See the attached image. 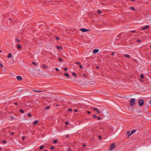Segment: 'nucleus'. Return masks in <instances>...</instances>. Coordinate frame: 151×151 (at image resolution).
Here are the masks:
<instances>
[{
  "instance_id": "1",
  "label": "nucleus",
  "mask_w": 151,
  "mask_h": 151,
  "mask_svg": "<svg viewBox=\"0 0 151 151\" xmlns=\"http://www.w3.org/2000/svg\"><path fill=\"white\" fill-rule=\"evenodd\" d=\"M116 145L114 143H113L111 144L110 146L109 150L110 151H111L114 149Z\"/></svg>"
},
{
  "instance_id": "2",
  "label": "nucleus",
  "mask_w": 151,
  "mask_h": 151,
  "mask_svg": "<svg viewBox=\"0 0 151 151\" xmlns=\"http://www.w3.org/2000/svg\"><path fill=\"white\" fill-rule=\"evenodd\" d=\"M138 103L139 106H142L143 105L144 101L142 99H140L139 100Z\"/></svg>"
},
{
  "instance_id": "3",
  "label": "nucleus",
  "mask_w": 151,
  "mask_h": 151,
  "mask_svg": "<svg viewBox=\"0 0 151 151\" xmlns=\"http://www.w3.org/2000/svg\"><path fill=\"white\" fill-rule=\"evenodd\" d=\"M135 103V100L134 98H132L131 99L130 101V105L131 106H133L134 105Z\"/></svg>"
},
{
  "instance_id": "4",
  "label": "nucleus",
  "mask_w": 151,
  "mask_h": 151,
  "mask_svg": "<svg viewBox=\"0 0 151 151\" xmlns=\"http://www.w3.org/2000/svg\"><path fill=\"white\" fill-rule=\"evenodd\" d=\"M79 30L82 31V32H86L87 31H89V29H83V28L80 29H79Z\"/></svg>"
},
{
  "instance_id": "5",
  "label": "nucleus",
  "mask_w": 151,
  "mask_h": 151,
  "mask_svg": "<svg viewBox=\"0 0 151 151\" xmlns=\"http://www.w3.org/2000/svg\"><path fill=\"white\" fill-rule=\"evenodd\" d=\"M93 109L94 111H96L98 113H101V112L100 111L98 110V109L96 108H93Z\"/></svg>"
},
{
  "instance_id": "6",
  "label": "nucleus",
  "mask_w": 151,
  "mask_h": 151,
  "mask_svg": "<svg viewBox=\"0 0 151 151\" xmlns=\"http://www.w3.org/2000/svg\"><path fill=\"white\" fill-rule=\"evenodd\" d=\"M136 131V129H133L131 132V133L129 135V136H131L132 134L134 133Z\"/></svg>"
},
{
  "instance_id": "7",
  "label": "nucleus",
  "mask_w": 151,
  "mask_h": 151,
  "mask_svg": "<svg viewBox=\"0 0 151 151\" xmlns=\"http://www.w3.org/2000/svg\"><path fill=\"white\" fill-rule=\"evenodd\" d=\"M99 51V50L97 49H95L93 51V53H95L98 52Z\"/></svg>"
},
{
  "instance_id": "8",
  "label": "nucleus",
  "mask_w": 151,
  "mask_h": 151,
  "mask_svg": "<svg viewBox=\"0 0 151 151\" xmlns=\"http://www.w3.org/2000/svg\"><path fill=\"white\" fill-rule=\"evenodd\" d=\"M17 78L18 80L20 81L22 80V78L20 76H18L17 77Z\"/></svg>"
},
{
  "instance_id": "9",
  "label": "nucleus",
  "mask_w": 151,
  "mask_h": 151,
  "mask_svg": "<svg viewBox=\"0 0 151 151\" xmlns=\"http://www.w3.org/2000/svg\"><path fill=\"white\" fill-rule=\"evenodd\" d=\"M150 26L149 25H146L145 27H143L142 29V30H145L148 28Z\"/></svg>"
},
{
  "instance_id": "10",
  "label": "nucleus",
  "mask_w": 151,
  "mask_h": 151,
  "mask_svg": "<svg viewBox=\"0 0 151 151\" xmlns=\"http://www.w3.org/2000/svg\"><path fill=\"white\" fill-rule=\"evenodd\" d=\"M38 123V120H36L33 123V124L34 125H36Z\"/></svg>"
},
{
  "instance_id": "11",
  "label": "nucleus",
  "mask_w": 151,
  "mask_h": 151,
  "mask_svg": "<svg viewBox=\"0 0 151 151\" xmlns=\"http://www.w3.org/2000/svg\"><path fill=\"white\" fill-rule=\"evenodd\" d=\"M124 56L125 57L128 58H130L131 57L130 55H127V54H124Z\"/></svg>"
},
{
  "instance_id": "12",
  "label": "nucleus",
  "mask_w": 151,
  "mask_h": 151,
  "mask_svg": "<svg viewBox=\"0 0 151 151\" xmlns=\"http://www.w3.org/2000/svg\"><path fill=\"white\" fill-rule=\"evenodd\" d=\"M44 147V146L43 145H42L40 147V150H42L43 149Z\"/></svg>"
},
{
  "instance_id": "13",
  "label": "nucleus",
  "mask_w": 151,
  "mask_h": 151,
  "mask_svg": "<svg viewBox=\"0 0 151 151\" xmlns=\"http://www.w3.org/2000/svg\"><path fill=\"white\" fill-rule=\"evenodd\" d=\"M17 47L19 49H20L21 48V46L19 44L18 45H17Z\"/></svg>"
},
{
  "instance_id": "14",
  "label": "nucleus",
  "mask_w": 151,
  "mask_h": 151,
  "mask_svg": "<svg viewBox=\"0 0 151 151\" xmlns=\"http://www.w3.org/2000/svg\"><path fill=\"white\" fill-rule=\"evenodd\" d=\"M33 91L36 92H37V93H39V92H42V91H41L37 90H33Z\"/></svg>"
},
{
  "instance_id": "15",
  "label": "nucleus",
  "mask_w": 151,
  "mask_h": 151,
  "mask_svg": "<svg viewBox=\"0 0 151 151\" xmlns=\"http://www.w3.org/2000/svg\"><path fill=\"white\" fill-rule=\"evenodd\" d=\"M64 75L67 77H70V76L68 73H64Z\"/></svg>"
},
{
  "instance_id": "16",
  "label": "nucleus",
  "mask_w": 151,
  "mask_h": 151,
  "mask_svg": "<svg viewBox=\"0 0 151 151\" xmlns=\"http://www.w3.org/2000/svg\"><path fill=\"white\" fill-rule=\"evenodd\" d=\"M12 55L11 53H9V55L8 56V58H10L12 57Z\"/></svg>"
},
{
  "instance_id": "17",
  "label": "nucleus",
  "mask_w": 151,
  "mask_h": 151,
  "mask_svg": "<svg viewBox=\"0 0 151 151\" xmlns=\"http://www.w3.org/2000/svg\"><path fill=\"white\" fill-rule=\"evenodd\" d=\"M72 75L74 76H75V77H76L77 76V75H76V74L75 73V72H73L72 73Z\"/></svg>"
},
{
  "instance_id": "18",
  "label": "nucleus",
  "mask_w": 151,
  "mask_h": 151,
  "mask_svg": "<svg viewBox=\"0 0 151 151\" xmlns=\"http://www.w3.org/2000/svg\"><path fill=\"white\" fill-rule=\"evenodd\" d=\"M127 134L128 135V136L129 137V135L131 134L130 132L129 131H128L127 132Z\"/></svg>"
},
{
  "instance_id": "19",
  "label": "nucleus",
  "mask_w": 151,
  "mask_h": 151,
  "mask_svg": "<svg viewBox=\"0 0 151 151\" xmlns=\"http://www.w3.org/2000/svg\"><path fill=\"white\" fill-rule=\"evenodd\" d=\"M130 9L132 10H134V11L135 10V8L134 7H131Z\"/></svg>"
},
{
  "instance_id": "20",
  "label": "nucleus",
  "mask_w": 151,
  "mask_h": 151,
  "mask_svg": "<svg viewBox=\"0 0 151 151\" xmlns=\"http://www.w3.org/2000/svg\"><path fill=\"white\" fill-rule=\"evenodd\" d=\"M19 111L21 113H23L24 112V111L22 109H20L19 110Z\"/></svg>"
},
{
  "instance_id": "21",
  "label": "nucleus",
  "mask_w": 151,
  "mask_h": 151,
  "mask_svg": "<svg viewBox=\"0 0 151 151\" xmlns=\"http://www.w3.org/2000/svg\"><path fill=\"white\" fill-rule=\"evenodd\" d=\"M137 42L138 43H140L141 42V40H140L139 39H138V40H137Z\"/></svg>"
},
{
  "instance_id": "22",
  "label": "nucleus",
  "mask_w": 151,
  "mask_h": 151,
  "mask_svg": "<svg viewBox=\"0 0 151 151\" xmlns=\"http://www.w3.org/2000/svg\"><path fill=\"white\" fill-rule=\"evenodd\" d=\"M140 77L141 78H144V76L143 74H141L140 75Z\"/></svg>"
},
{
  "instance_id": "23",
  "label": "nucleus",
  "mask_w": 151,
  "mask_h": 151,
  "mask_svg": "<svg viewBox=\"0 0 151 151\" xmlns=\"http://www.w3.org/2000/svg\"><path fill=\"white\" fill-rule=\"evenodd\" d=\"M50 108V106H48L45 107V109H49Z\"/></svg>"
},
{
  "instance_id": "24",
  "label": "nucleus",
  "mask_w": 151,
  "mask_h": 151,
  "mask_svg": "<svg viewBox=\"0 0 151 151\" xmlns=\"http://www.w3.org/2000/svg\"><path fill=\"white\" fill-rule=\"evenodd\" d=\"M97 12L99 14H100L101 13V11H100L99 10H97Z\"/></svg>"
},
{
  "instance_id": "25",
  "label": "nucleus",
  "mask_w": 151,
  "mask_h": 151,
  "mask_svg": "<svg viewBox=\"0 0 151 151\" xmlns=\"http://www.w3.org/2000/svg\"><path fill=\"white\" fill-rule=\"evenodd\" d=\"M68 111H72V109L71 108H69L68 109Z\"/></svg>"
},
{
  "instance_id": "26",
  "label": "nucleus",
  "mask_w": 151,
  "mask_h": 151,
  "mask_svg": "<svg viewBox=\"0 0 151 151\" xmlns=\"http://www.w3.org/2000/svg\"><path fill=\"white\" fill-rule=\"evenodd\" d=\"M64 69L65 71H66L68 70V69L67 68L65 67L64 68Z\"/></svg>"
},
{
  "instance_id": "27",
  "label": "nucleus",
  "mask_w": 151,
  "mask_h": 151,
  "mask_svg": "<svg viewBox=\"0 0 151 151\" xmlns=\"http://www.w3.org/2000/svg\"><path fill=\"white\" fill-rule=\"evenodd\" d=\"M58 142V141L56 140H55L53 141V142L54 143H56L57 142Z\"/></svg>"
},
{
  "instance_id": "28",
  "label": "nucleus",
  "mask_w": 151,
  "mask_h": 151,
  "mask_svg": "<svg viewBox=\"0 0 151 151\" xmlns=\"http://www.w3.org/2000/svg\"><path fill=\"white\" fill-rule=\"evenodd\" d=\"M43 68H44L45 69H46L47 68V66L45 65H43Z\"/></svg>"
},
{
  "instance_id": "29",
  "label": "nucleus",
  "mask_w": 151,
  "mask_h": 151,
  "mask_svg": "<svg viewBox=\"0 0 151 151\" xmlns=\"http://www.w3.org/2000/svg\"><path fill=\"white\" fill-rule=\"evenodd\" d=\"M51 149L52 150H53L54 148V147L53 146H52V147H51Z\"/></svg>"
},
{
  "instance_id": "30",
  "label": "nucleus",
  "mask_w": 151,
  "mask_h": 151,
  "mask_svg": "<svg viewBox=\"0 0 151 151\" xmlns=\"http://www.w3.org/2000/svg\"><path fill=\"white\" fill-rule=\"evenodd\" d=\"M61 48H62L60 46H58L57 47V48L58 49H60Z\"/></svg>"
},
{
  "instance_id": "31",
  "label": "nucleus",
  "mask_w": 151,
  "mask_h": 151,
  "mask_svg": "<svg viewBox=\"0 0 151 151\" xmlns=\"http://www.w3.org/2000/svg\"><path fill=\"white\" fill-rule=\"evenodd\" d=\"M16 40L17 42H19L20 41L17 38L16 39Z\"/></svg>"
},
{
  "instance_id": "32",
  "label": "nucleus",
  "mask_w": 151,
  "mask_h": 151,
  "mask_svg": "<svg viewBox=\"0 0 151 151\" xmlns=\"http://www.w3.org/2000/svg\"><path fill=\"white\" fill-rule=\"evenodd\" d=\"M93 116L94 118H96L97 117L96 116L95 114H93Z\"/></svg>"
},
{
  "instance_id": "33",
  "label": "nucleus",
  "mask_w": 151,
  "mask_h": 151,
  "mask_svg": "<svg viewBox=\"0 0 151 151\" xmlns=\"http://www.w3.org/2000/svg\"><path fill=\"white\" fill-rule=\"evenodd\" d=\"M28 116H29V117H31V114L29 113L28 114Z\"/></svg>"
},
{
  "instance_id": "34",
  "label": "nucleus",
  "mask_w": 151,
  "mask_h": 151,
  "mask_svg": "<svg viewBox=\"0 0 151 151\" xmlns=\"http://www.w3.org/2000/svg\"><path fill=\"white\" fill-rule=\"evenodd\" d=\"M65 123L66 125H68V124H69V123H68V122H65Z\"/></svg>"
},
{
  "instance_id": "35",
  "label": "nucleus",
  "mask_w": 151,
  "mask_h": 151,
  "mask_svg": "<svg viewBox=\"0 0 151 151\" xmlns=\"http://www.w3.org/2000/svg\"><path fill=\"white\" fill-rule=\"evenodd\" d=\"M2 142L3 143H6V141L5 140H3L2 141Z\"/></svg>"
},
{
  "instance_id": "36",
  "label": "nucleus",
  "mask_w": 151,
  "mask_h": 151,
  "mask_svg": "<svg viewBox=\"0 0 151 151\" xmlns=\"http://www.w3.org/2000/svg\"><path fill=\"white\" fill-rule=\"evenodd\" d=\"M68 151H71V148H68Z\"/></svg>"
},
{
  "instance_id": "37",
  "label": "nucleus",
  "mask_w": 151,
  "mask_h": 151,
  "mask_svg": "<svg viewBox=\"0 0 151 151\" xmlns=\"http://www.w3.org/2000/svg\"><path fill=\"white\" fill-rule=\"evenodd\" d=\"M59 60L60 61H63V60H62V59L60 58H59Z\"/></svg>"
},
{
  "instance_id": "38",
  "label": "nucleus",
  "mask_w": 151,
  "mask_h": 151,
  "mask_svg": "<svg viewBox=\"0 0 151 151\" xmlns=\"http://www.w3.org/2000/svg\"><path fill=\"white\" fill-rule=\"evenodd\" d=\"M99 139H101V136H99Z\"/></svg>"
},
{
  "instance_id": "39",
  "label": "nucleus",
  "mask_w": 151,
  "mask_h": 151,
  "mask_svg": "<svg viewBox=\"0 0 151 151\" xmlns=\"http://www.w3.org/2000/svg\"><path fill=\"white\" fill-rule=\"evenodd\" d=\"M75 63H76V64H78V65H79L80 64V63H79V62H76Z\"/></svg>"
},
{
  "instance_id": "40",
  "label": "nucleus",
  "mask_w": 151,
  "mask_h": 151,
  "mask_svg": "<svg viewBox=\"0 0 151 151\" xmlns=\"http://www.w3.org/2000/svg\"><path fill=\"white\" fill-rule=\"evenodd\" d=\"M97 119L98 120H100L101 119V118L100 117H98Z\"/></svg>"
},
{
  "instance_id": "41",
  "label": "nucleus",
  "mask_w": 151,
  "mask_h": 151,
  "mask_svg": "<svg viewBox=\"0 0 151 151\" xmlns=\"http://www.w3.org/2000/svg\"><path fill=\"white\" fill-rule=\"evenodd\" d=\"M10 134L11 135H13L14 134V133L13 132H11Z\"/></svg>"
},
{
  "instance_id": "42",
  "label": "nucleus",
  "mask_w": 151,
  "mask_h": 151,
  "mask_svg": "<svg viewBox=\"0 0 151 151\" xmlns=\"http://www.w3.org/2000/svg\"><path fill=\"white\" fill-rule=\"evenodd\" d=\"M0 67H3V65H2L0 63Z\"/></svg>"
},
{
  "instance_id": "43",
  "label": "nucleus",
  "mask_w": 151,
  "mask_h": 151,
  "mask_svg": "<svg viewBox=\"0 0 151 151\" xmlns=\"http://www.w3.org/2000/svg\"><path fill=\"white\" fill-rule=\"evenodd\" d=\"M55 70H56V71H59V69H58V68H55Z\"/></svg>"
},
{
  "instance_id": "44",
  "label": "nucleus",
  "mask_w": 151,
  "mask_h": 151,
  "mask_svg": "<svg viewBox=\"0 0 151 151\" xmlns=\"http://www.w3.org/2000/svg\"><path fill=\"white\" fill-rule=\"evenodd\" d=\"M79 67L80 68H83V67L82 66V65H79Z\"/></svg>"
},
{
  "instance_id": "45",
  "label": "nucleus",
  "mask_w": 151,
  "mask_h": 151,
  "mask_svg": "<svg viewBox=\"0 0 151 151\" xmlns=\"http://www.w3.org/2000/svg\"><path fill=\"white\" fill-rule=\"evenodd\" d=\"M56 39L57 40H58L59 39V37H56Z\"/></svg>"
},
{
  "instance_id": "46",
  "label": "nucleus",
  "mask_w": 151,
  "mask_h": 151,
  "mask_svg": "<svg viewBox=\"0 0 151 151\" xmlns=\"http://www.w3.org/2000/svg\"><path fill=\"white\" fill-rule=\"evenodd\" d=\"M114 53L113 52H112L111 53V55H114Z\"/></svg>"
},
{
  "instance_id": "47",
  "label": "nucleus",
  "mask_w": 151,
  "mask_h": 151,
  "mask_svg": "<svg viewBox=\"0 0 151 151\" xmlns=\"http://www.w3.org/2000/svg\"><path fill=\"white\" fill-rule=\"evenodd\" d=\"M32 63L33 64L35 65H36V63H35V62H33Z\"/></svg>"
},
{
  "instance_id": "48",
  "label": "nucleus",
  "mask_w": 151,
  "mask_h": 151,
  "mask_svg": "<svg viewBox=\"0 0 151 151\" xmlns=\"http://www.w3.org/2000/svg\"><path fill=\"white\" fill-rule=\"evenodd\" d=\"M85 146H86V145H85V144H83V147H84Z\"/></svg>"
},
{
  "instance_id": "49",
  "label": "nucleus",
  "mask_w": 151,
  "mask_h": 151,
  "mask_svg": "<svg viewBox=\"0 0 151 151\" xmlns=\"http://www.w3.org/2000/svg\"><path fill=\"white\" fill-rule=\"evenodd\" d=\"M11 118L12 119H13L14 118V117L13 116H11Z\"/></svg>"
},
{
  "instance_id": "50",
  "label": "nucleus",
  "mask_w": 151,
  "mask_h": 151,
  "mask_svg": "<svg viewBox=\"0 0 151 151\" xmlns=\"http://www.w3.org/2000/svg\"><path fill=\"white\" fill-rule=\"evenodd\" d=\"M87 113H88V114H90L91 113V112L90 111H87Z\"/></svg>"
},
{
  "instance_id": "51",
  "label": "nucleus",
  "mask_w": 151,
  "mask_h": 151,
  "mask_svg": "<svg viewBox=\"0 0 151 151\" xmlns=\"http://www.w3.org/2000/svg\"><path fill=\"white\" fill-rule=\"evenodd\" d=\"M131 32L133 33H134L135 32V31L134 30H132L131 31Z\"/></svg>"
},
{
  "instance_id": "52",
  "label": "nucleus",
  "mask_w": 151,
  "mask_h": 151,
  "mask_svg": "<svg viewBox=\"0 0 151 151\" xmlns=\"http://www.w3.org/2000/svg\"><path fill=\"white\" fill-rule=\"evenodd\" d=\"M83 75L84 77H85L86 76V75L84 73L83 74Z\"/></svg>"
},
{
  "instance_id": "53",
  "label": "nucleus",
  "mask_w": 151,
  "mask_h": 151,
  "mask_svg": "<svg viewBox=\"0 0 151 151\" xmlns=\"http://www.w3.org/2000/svg\"><path fill=\"white\" fill-rule=\"evenodd\" d=\"M14 104H15V105H17V103H16V102L15 103H14Z\"/></svg>"
},
{
  "instance_id": "54",
  "label": "nucleus",
  "mask_w": 151,
  "mask_h": 151,
  "mask_svg": "<svg viewBox=\"0 0 151 151\" xmlns=\"http://www.w3.org/2000/svg\"><path fill=\"white\" fill-rule=\"evenodd\" d=\"M25 138V137H22V139L23 140H24Z\"/></svg>"
},
{
  "instance_id": "55",
  "label": "nucleus",
  "mask_w": 151,
  "mask_h": 151,
  "mask_svg": "<svg viewBox=\"0 0 151 151\" xmlns=\"http://www.w3.org/2000/svg\"><path fill=\"white\" fill-rule=\"evenodd\" d=\"M77 109H75V112H77Z\"/></svg>"
},
{
  "instance_id": "56",
  "label": "nucleus",
  "mask_w": 151,
  "mask_h": 151,
  "mask_svg": "<svg viewBox=\"0 0 151 151\" xmlns=\"http://www.w3.org/2000/svg\"><path fill=\"white\" fill-rule=\"evenodd\" d=\"M149 102L150 104H151V100Z\"/></svg>"
},
{
  "instance_id": "57",
  "label": "nucleus",
  "mask_w": 151,
  "mask_h": 151,
  "mask_svg": "<svg viewBox=\"0 0 151 151\" xmlns=\"http://www.w3.org/2000/svg\"><path fill=\"white\" fill-rule=\"evenodd\" d=\"M2 52V50H0V52Z\"/></svg>"
},
{
  "instance_id": "58",
  "label": "nucleus",
  "mask_w": 151,
  "mask_h": 151,
  "mask_svg": "<svg viewBox=\"0 0 151 151\" xmlns=\"http://www.w3.org/2000/svg\"><path fill=\"white\" fill-rule=\"evenodd\" d=\"M96 68H99L98 66H97Z\"/></svg>"
},
{
  "instance_id": "59",
  "label": "nucleus",
  "mask_w": 151,
  "mask_h": 151,
  "mask_svg": "<svg viewBox=\"0 0 151 151\" xmlns=\"http://www.w3.org/2000/svg\"><path fill=\"white\" fill-rule=\"evenodd\" d=\"M44 151H47L46 150H44Z\"/></svg>"
},
{
  "instance_id": "60",
  "label": "nucleus",
  "mask_w": 151,
  "mask_h": 151,
  "mask_svg": "<svg viewBox=\"0 0 151 151\" xmlns=\"http://www.w3.org/2000/svg\"><path fill=\"white\" fill-rule=\"evenodd\" d=\"M131 1H134L135 0H131Z\"/></svg>"
},
{
  "instance_id": "61",
  "label": "nucleus",
  "mask_w": 151,
  "mask_h": 151,
  "mask_svg": "<svg viewBox=\"0 0 151 151\" xmlns=\"http://www.w3.org/2000/svg\"><path fill=\"white\" fill-rule=\"evenodd\" d=\"M140 81H143L142 80H140Z\"/></svg>"
},
{
  "instance_id": "62",
  "label": "nucleus",
  "mask_w": 151,
  "mask_h": 151,
  "mask_svg": "<svg viewBox=\"0 0 151 151\" xmlns=\"http://www.w3.org/2000/svg\"><path fill=\"white\" fill-rule=\"evenodd\" d=\"M1 150V148L0 147V150Z\"/></svg>"
},
{
  "instance_id": "63",
  "label": "nucleus",
  "mask_w": 151,
  "mask_h": 151,
  "mask_svg": "<svg viewBox=\"0 0 151 151\" xmlns=\"http://www.w3.org/2000/svg\"><path fill=\"white\" fill-rule=\"evenodd\" d=\"M150 47L151 48V46Z\"/></svg>"
}]
</instances>
